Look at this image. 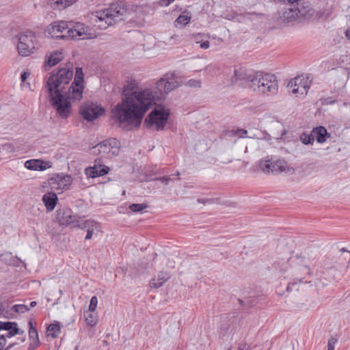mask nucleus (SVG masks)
Wrapping results in <instances>:
<instances>
[{"instance_id":"nucleus-1","label":"nucleus","mask_w":350,"mask_h":350,"mask_svg":"<svg viewBox=\"0 0 350 350\" xmlns=\"http://www.w3.org/2000/svg\"><path fill=\"white\" fill-rule=\"evenodd\" d=\"M180 85L174 73H167L154 85L142 86L135 79H129L123 88L122 101L111 110V119L123 128L139 127L156 101Z\"/></svg>"},{"instance_id":"nucleus-2","label":"nucleus","mask_w":350,"mask_h":350,"mask_svg":"<svg viewBox=\"0 0 350 350\" xmlns=\"http://www.w3.org/2000/svg\"><path fill=\"white\" fill-rule=\"evenodd\" d=\"M83 72L81 68H77L73 82L72 67L59 68L48 79V88L51 104L57 114L62 119H67L72 113L71 102H78L83 97L84 90Z\"/></svg>"},{"instance_id":"nucleus-3","label":"nucleus","mask_w":350,"mask_h":350,"mask_svg":"<svg viewBox=\"0 0 350 350\" xmlns=\"http://www.w3.org/2000/svg\"><path fill=\"white\" fill-rule=\"evenodd\" d=\"M234 80H245L247 85L259 94L273 95L278 92V84L276 77L270 73L257 72L254 75L246 77L244 70H234Z\"/></svg>"},{"instance_id":"nucleus-4","label":"nucleus","mask_w":350,"mask_h":350,"mask_svg":"<svg viewBox=\"0 0 350 350\" xmlns=\"http://www.w3.org/2000/svg\"><path fill=\"white\" fill-rule=\"evenodd\" d=\"M45 33L53 38L85 40L93 38L90 28L83 23L68 25L64 21H57L49 25Z\"/></svg>"},{"instance_id":"nucleus-5","label":"nucleus","mask_w":350,"mask_h":350,"mask_svg":"<svg viewBox=\"0 0 350 350\" xmlns=\"http://www.w3.org/2000/svg\"><path fill=\"white\" fill-rule=\"evenodd\" d=\"M138 6L129 5L124 2L112 4L109 8L96 11L94 16L95 22L100 29H106L116 23L128 18L131 12Z\"/></svg>"},{"instance_id":"nucleus-6","label":"nucleus","mask_w":350,"mask_h":350,"mask_svg":"<svg viewBox=\"0 0 350 350\" xmlns=\"http://www.w3.org/2000/svg\"><path fill=\"white\" fill-rule=\"evenodd\" d=\"M170 111L163 105H157L146 117V122L150 128L157 131L163 130L168 118Z\"/></svg>"},{"instance_id":"nucleus-7","label":"nucleus","mask_w":350,"mask_h":350,"mask_svg":"<svg viewBox=\"0 0 350 350\" xmlns=\"http://www.w3.org/2000/svg\"><path fill=\"white\" fill-rule=\"evenodd\" d=\"M120 143L116 138H109L101 142L93 148V152L101 157L113 158L119 154Z\"/></svg>"},{"instance_id":"nucleus-8","label":"nucleus","mask_w":350,"mask_h":350,"mask_svg":"<svg viewBox=\"0 0 350 350\" xmlns=\"http://www.w3.org/2000/svg\"><path fill=\"white\" fill-rule=\"evenodd\" d=\"M35 38L31 31H25L18 36L17 49L20 55L27 57L33 53L36 49Z\"/></svg>"},{"instance_id":"nucleus-9","label":"nucleus","mask_w":350,"mask_h":350,"mask_svg":"<svg viewBox=\"0 0 350 350\" xmlns=\"http://www.w3.org/2000/svg\"><path fill=\"white\" fill-rule=\"evenodd\" d=\"M56 219L61 226H70L72 228L80 226V217L74 214L70 208H59L57 211Z\"/></svg>"},{"instance_id":"nucleus-10","label":"nucleus","mask_w":350,"mask_h":350,"mask_svg":"<svg viewBox=\"0 0 350 350\" xmlns=\"http://www.w3.org/2000/svg\"><path fill=\"white\" fill-rule=\"evenodd\" d=\"M80 112L85 120L92 121L103 115L105 109L93 103H85L81 107Z\"/></svg>"},{"instance_id":"nucleus-11","label":"nucleus","mask_w":350,"mask_h":350,"mask_svg":"<svg viewBox=\"0 0 350 350\" xmlns=\"http://www.w3.org/2000/svg\"><path fill=\"white\" fill-rule=\"evenodd\" d=\"M288 88L295 96L303 98L307 94L310 87L304 79L295 77L288 83Z\"/></svg>"},{"instance_id":"nucleus-12","label":"nucleus","mask_w":350,"mask_h":350,"mask_svg":"<svg viewBox=\"0 0 350 350\" xmlns=\"http://www.w3.org/2000/svg\"><path fill=\"white\" fill-rule=\"evenodd\" d=\"M298 15V22L310 21L317 16L316 11L308 2H304L295 8Z\"/></svg>"},{"instance_id":"nucleus-13","label":"nucleus","mask_w":350,"mask_h":350,"mask_svg":"<svg viewBox=\"0 0 350 350\" xmlns=\"http://www.w3.org/2000/svg\"><path fill=\"white\" fill-rule=\"evenodd\" d=\"M109 168L102 164L100 159H96L92 167L85 169V174L90 178H96L108 174Z\"/></svg>"},{"instance_id":"nucleus-14","label":"nucleus","mask_w":350,"mask_h":350,"mask_svg":"<svg viewBox=\"0 0 350 350\" xmlns=\"http://www.w3.org/2000/svg\"><path fill=\"white\" fill-rule=\"evenodd\" d=\"M78 228L87 229V234L85 238L86 240L92 239L94 234H98L101 231L100 224L91 219L81 221Z\"/></svg>"},{"instance_id":"nucleus-15","label":"nucleus","mask_w":350,"mask_h":350,"mask_svg":"<svg viewBox=\"0 0 350 350\" xmlns=\"http://www.w3.org/2000/svg\"><path fill=\"white\" fill-rule=\"evenodd\" d=\"M72 177L69 175H57L55 178L50 180V185L53 189H67L72 184Z\"/></svg>"},{"instance_id":"nucleus-16","label":"nucleus","mask_w":350,"mask_h":350,"mask_svg":"<svg viewBox=\"0 0 350 350\" xmlns=\"http://www.w3.org/2000/svg\"><path fill=\"white\" fill-rule=\"evenodd\" d=\"M49 162L40 159H30L25 163V167L31 170L44 171L51 167Z\"/></svg>"},{"instance_id":"nucleus-17","label":"nucleus","mask_w":350,"mask_h":350,"mask_svg":"<svg viewBox=\"0 0 350 350\" xmlns=\"http://www.w3.org/2000/svg\"><path fill=\"white\" fill-rule=\"evenodd\" d=\"M294 169L289 166L284 159H276L273 161L272 165V173L273 172H285L287 174H293Z\"/></svg>"},{"instance_id":"nucleus-18","label":"nucleus","mask_w":350,"mask_h":350,"mask_svg":"<svg viewBox=\"0 0 350 350\" xmlns=\"http://www.w3.org/2000/svg\"><path fill=\"white\" fill-rule=\"evenodd\" d=\"M1 329L8 331L6 334L8 338H11L16 334H21L23 333V330H21L17 327V323L15 322L0 321V330Z\"/></svg>"},{"instance_id":"nucleus-19","label":"nucleus","mask_w":350,"mask_h":350,"mask_svg":"<svg viewBox=\"0 0 350 350\" xmlns=\"http://www.w3.org/2000/svg\"><path fill=\"white\" fill-rule=\"evenodd\" d=\"M280 17L284 23H291L294 21L298 22L299 18L295 8L284 9L280 13Z\"/></svg>"},{"instance_id":"nucleus-20","label":"nucleus","mask_w":350,"mask_h":350,"mask_svg":"<svg viewBox=\"0 0 350 350\" xmlns=\"http://www.w3.org/2000/svg\"><path fill=\"white\" fill-rule=\"evenodd\" d=\"M237 327V325L234 322L223 323L220 327L219 334L223 338L233 336Z\"/></svg>"},{"instance_id":"nucleus-21","label":"nucleus","mask_w":350,"mask_h":350,"mask_svg":"<svg viewBox=\"0 0 350 350\" xmlns=\"http://www.w3.org/2000/svg\"><path fill=\"white\" fill-rule=\"evenodd\" d=\"M314 139L316 138L318 143L322 144L326 142L327 138L329 137V134L327 133V129L323 126H317L312 131Z\"/></svg>"},{"instance_id":"nucleus-22","label":"nucleus","mask_w":350,"mask_h":350,"mask_svg":"<svg viewBox=\"0 0 350 350\" xmlns=\"http://www.w3.org/2000/svg\"><path fill=\"white\" fill-rule=\"evenodd\" d=\"M57 201V196L55 193L49 192L42 196V202L48 211H53Z\"/></svg>"},{"instance_id":"nucleus-23","label":"nucleus","mask_w":350,"mask_h":350,"mask_svg":"<svg viewBox=\"0 0 350 350\" xmlns=\"http://www.w3.org/2000/svg\"><path fill=\"white\" fill-rule=\"evenodd\" d=\"M170 278L167 272H160L157 277L154 278L150 282L152 288H159L163 286Z\"/></svg>"},{"instance_id":"nucleus-24","label":"nucleus","mask_w":350,"mask_h":350,"mask_svg":"<svg viewBox=\"0 0 350 350\" xmlns=\"http://www.w3.org/2000/svg\"><path fill=\"white\" fill-rule=\"evenodd\" d=\"M64 58V54L62 51H54L49 56H46L45 59V64L49 67L54 66L58 64Z\"/></svg>"},{"instance_id":"nucleus-25","label":"nucleus","mask_w":350,"mask_h":350,"mask_svg":"<svg viewBox=\"0 0 350 350\" xmlns=\"http://www.w3.org/2000/svg\"><path fill=\"white\" fill-rule=\"evenodd\" d=\"M190 21L191 16L188 14H181L174 21V25L176 27L185 26L188 24Z\"/></svg>"},{"instance_id":"nucleus-26","label":"nucleus","mask_w":350,"mask_h":350,"mask_svg":"<svg viewBox=\"0 0 350 350\" xmlns=\"http://www.w3.org/2000/svg\"><path fill=\"white\" fill-rule=\"evenodd\" d=\"M273 161L272 160H261L259 163L260 170L265 174L272 172V165Z\"/></svg>"},{"instance_id":"nucleus-27","label":"nucleus","mask_w":350,"mask_h":350,"mask_svg":"<svg viewBox=\"0 0 350 350\" xmlns=\"http://www.w3.org/2000/svg\"><path fill=\"white\" fill-rule=\"evenodd\" d=\"M47 332L49 336L55 338L60 333V326L57 323H51L48 327Z\"/></svg>"},{"instance_id":"nucleus-28","label":"nucleus","mask_w":350,"mask_h":350,"mask_svg":"<svg viewBox=\"0 0 350 350\" xmlns=\"http://www.w3.org/2000/svg\"><path fill=\"white\" fill-rule=\"evenodd\" d=\"M85 319L86 323L90 326H94L97 323V317L90 311L85 313Z\"/></svg>"},{"instance_id":"nucleus-29","label":"nucleus","mask_w":350,"mask_h":350,"mask_svg":"<svg viewBox=\"0 0 350 350\" xmlns=\"http://www.w3.org/2000/svg\"><path fill=\"white\" fill-rule=\"evenodd\" d=\"M51 4L57 5L59 9H63L72 4L75 0H50Z\"/></svg>"},{"instance_id":"nucleus-30","label":"nucleus","mask_w":350,"mask_h":350,"mask_svg":"<svg viewBox=\"0 0 350 350\" xmlns=\"http://www.w3.org/2000/svg\"><path fill=\"white\" fill-rule=\"evenodd\" d=\"M300 140L304 144H312L314 142L312 132L310 134L304 133L300 136Z\"/></svg>"},{"instance_id":"nucleus-31","label":"nucleus","mask_w":350,"mask_h":350,"mask_svg":"<svg viewBox=\"0 0 350 350\" xmlns=\"http://www.w3.org/2000/svg\"><path fill=\"white\" fill-rule=\"evenodd\" d=\"M29 335L30 340L36 341V342H38L39 341L38 333V331L36 330V329L33 327L31 321L29 322Z\"/></svg>"},{"instance_id":"nucleus-32","label":"nucleus","mask_w":350,"mask_h":350,"mask_svg":"<svg viewBox=\"0 0 350 350\" xmlns=\"http://www.w3.org/2000/svg\"><path fill=\"white\" fill-rule=\"evenodd\" d=\"M29 309L30 308L25 304H16L12 306V310L17 313H24Z\"/></svg>"},{"instance_id":"nucleus-33","label":"nucleus","mask_w":350,"mask_h":350,"mask_svg":"<svg viewBox=\"0 0 350 350\" xmlns=\"http://www.w3.org/2000/svg\"><path fill=\"white\" fill-rule=\"evenodd\" d=\"M148 206L145 204H132L129 206V208L133 212H141L146 209Z\"/></svg>"},{"instance_id":"nucleus-34","label":"nucleus","mask_w":350,"mask_h":350,"mask_svg":"<svg viewBox=\"0 0 350 350\" xmlns=\"http://www.w3.org/2000/svg\"><path fill=\"white\" fill-rule=\"evenodd\" d=\"M186 85L190 88H199L201 87V81L197 79H190L187 82Z\"/></svg>"},{"instance_id":"nucleus-35","label":"nucleus","mask_w":350,"mask_h":350,"mask_svg":"<svg viewBox=\"0 0 350 350\" xmlns=\"http://www.w3.org/2000/svg\"><path fill=\"white\" fill-rule=\"evenodd\" d=\"M98 304V299L96 296H93L90 299V303L89 306V311L91 312H94L96 309Z\"/></svg>"},{"instance_id":"nucleus-36","label":"nucleus","mask_w":350,"mask_h":350,"mask_svg":"<svg viewBox=\"0 0 350 350\" xmlns=\"http://www.w3.org/2000/svg\"><path fill=\"white\" fill-rule=\"evenodd\" d=\"M0 148L1 150H2L8 153L13 152L15 150L14 146L12 144H5Z\"/></svg>"},{"instance_id":"nucleus-37","label":"nucleus","mask_w":350,"mask_h":350,"mask_svg":"<svg viewBox=\"0 0 350 350\" xmlns=\"http://www.w3.org/2000/svg\"><path fill=\"white\" fill-rule=\"evenodd\" d=\"M337 340L335 338H331L327 344V350H334L335 344L336 343Z\"/></svg>"},{"instance_id":"nucleus-38","label":"nucleus","mask_w":350,"mask_h":350,"mask_svg":"<svg viewBox=\"0 0 350 350\" xmlns=\"http://www.w3.org/2000/svg\"><path fill=\"white\" fill-rule=\"evenodd\" d=\"M190 39L193 40L196 43H201V35L200 33L191 35Z\"/></svg>"},{"instance_id":"nucleus-39","label":"nucleus","mask_w":350,"mask_h":350,"mask_svg":"<svg viewBox=\"0 0 350 350\" xmlns=\"http://www.w3.org/2000/svg\"><path fill=\"white\" fill-rule=\"evenodd\" d=\"M235 133L239 137H245L247 136V131L244 129H238L236 131Z\"/></svg>"},{"instance_id":"nucleus-40","label":"nucleus","mask_w":350,"mask_h":350,"mask_svg":"<svg viewBox=\"0 0 350 350\" xmlns=\"http://www.w3.org/2000/svg\"><path fill=\"white\" fill-rule=\"evenodd\" d=\"M297 285V282H294L290 283L287 286V288H286L287 291H292L293 290L297 291L298 288H296Z\"/></svg>"},{"instance_id":"nucleus-41","label":"nucleus","mask_w":350,"mask_h":350,"mask_svg":"<svg viewBox=\"0 0 350 350\" xmlns=\"http://www.w3.org/2000/svg\"><path fill=\"white\" fill-rule=\"evenodd\" d=\"M6 338H8L6 336V334L5 335H2L0 337V349H3V347H5V342H6Z\"/></svg>"},{"instance_id":"nucleus-42","label":"nucleus","mask_w":350,"mask_h":350,"mask_svg":"<svg viewBox=\"0 0 350 350\" xmlns=\"http://www.w3.org/2000/svg\"><path fill=\"white\" fill-rule=\"evenodd\" d=\"M156 180H160L162 183L164 185H168L169 181L170 180V178L169 176H163L159 178H157Z\"/></svg>"},{"instance_id":"nucleus-43","label":"nucleus","mask_w":350,"mask_h":350,"mask_svg":"<svg viewBox=\"0 0 350 350\" xmlns=\"http://www.w3.org/2000/svg\"><path fill=\"white\" fill-rule=\"evenodd\" d=\"M39 345V341L36 342L33 340H31V342L29 345V349L28 350H33L35 349Z\"/></svg>"},{"instance_id":"nucleus-44","label":"nucleus","mask_w":350,"mask_h":350,"mask_svg":"<svg viewBox=\"0 0 350 350\" xmlns=\"http://www.w3.org/2000/svg\"><path fill=\"white\" fill-rule=\"evenodd\" d=\"M209 42L208 41H204L200 43V47L203 49H207L209 48Z\"/></svg>"},{"instance_id":"nucleus-45","label":"nucleus","mask_w":350,"mask_h":350,"mask_svg":"<svg viewBox=\"0 0 350 350\" xmlns=\"http://www.w3.org/2000/svg\"><path fill=\"white\" fill-rule=\"evenodd\" d=\"M29 72H24L21 74V81L22 82H25L27 77L29 76Z\"/></svg>"},{"instance_id":"nucleus-46","label":"nucleus","mask_w":350,"mask_h":350,"mask_svg":"<svg viewBox=\"0 0 350 350\" xmlns=\"http://www.w3.org/2000/svg\"><path fill=\"white\" fill-rule=\"evenodd\" d=\"M159 4L161 6H167L170 5L168 0H160Z\"/></svg>"},{"instance_id":"nucleus-47","label":"nucleus","mask_w":350,"mask_h":350,"mask_svg":"<svg viewBox=\"0 0 350 350\" xmlns=\"http://www.w3.org/2000/svg\"><path fill=\"white\" fill-rule=\"evenodd\" d=\"M19 342H13V343H11L5 349V350H10L11 349L12 347H14L15 345H18Z\"/></svg>"},{"instance_id":"nucleus-48","label":"nucleus","mask_w":350,"mask_h":350,"mask_svg":"<svg viewBox=\"0 0 350 350\" xmlns=\"http://www.w3.org/2000/svg\"><path fill=\"white\" fill-rule=\"evenodd\" d=\"M303 271H304V273H305V274H309V273H310V269H309L308 266L305 265V266L303 267Z\"/></svg>"},{"instance_id":"nucleus-49","label":"nucleus","mask_w":350,"mask_h":350,"mask_svg":"<svg viewBox=\"0 0 350 350\" xmlns=\"http://www.w3.org/2000/svg\"><path fill=\"white\" fill-rule=\"evenodd\" d=\"M345 36L349 40H350V27L346 30Z\"/></svg>"},{"instance_id":"nucleus-50","label":"nucleus","mask_w":350,"mask_h":350,"mask_svg":"<svg viewBox=\"0 0 350 350\" xmlns=\"http://www.w3.org/2000/svg\"><path fill=\"white\" fill-rule=\"evenodd\" d=\"M199 202H202V203H205V202H211V200H208V199H199L198 200Z\"/></svg>"},{"instance_id":"nucleus-51","label":"nucleus","mask_w":350,"mask_h":350,"mask_svg":"<svg viewBox=\"0 0 350 350\" xmlns=\"http://www.w3.org/2000/svg\"><path fill=\"white\" fill-rule=\"evenodd\" d=\"M3 310H4L3 304L2 302H0V314H2Z\"/></svg>"},{"instance_id":"nucleus-52","label":"nucleus","mask_w":350,"mask_h":350,"mask_svg":"<svg viewBox=\"0 0 350 350\" xmlns=\"http://www.w3.org/2000/svg\"><path fill=\"white\" fill-rule=\"evenodd\" d=\"M36 305H37V302H36V301H31V302L30 303V307H31V308H33V307H35Z\"/></svg>"},{"instance_id":"nucleus-53","label":"nucleus","mask_w":350,"mask_h":350,"mask_svg":"<svg viewBox=\"0 0 350 350\" xmlns=\"http://www.w3.org/2000/svg\"><path fill=\"white\" fill-rule=\"evenodd\" d=\"M6 257H10V254H5L1 256V258H5Z\"/></svg>"},{"instance_id":"nucleus-54","label":"nucleus","mask_w":350,"mask_h":350,"mask_svg":"<svg viewBox=\"0 0 350 350\" xmlns=\"http://www.w3.org/2000/svg\"><path fill=\"white\" fill-rule=\"evenodd\" d=\"M288 3H293L296 1H297L298 0H287Z\"/></svg>"},{"instance_id":"nucleus-55","label":"nucleus","mask_w":350,"mask_h":350,"mask_svg":"<svg viewBox=\"0 0 350 350\" xmlns=\"http://www.w3.org/2000/svg\"><path fill=\"white\" fill-rule=\"evenodd\" d=\"M25 340V338H23L21 339V342H23Z\"/></svg>"},{"instance_id":"nucleus-56","label":"nucleus","mask_w":350,"mask_h":350,"mask_svg":"<svg viewBox=\"0 0 350 350\" xmlns=\"http://www.w3.org/2000/svg\"><path fill=\"white\" fill-rule=\"evenodd\" d=\"M174 1V0H168V3L170 4Z\"/></svg>"},{"instance_id":"nucleus-57","label":"nucleus","mask_w":350,"mask_h":350,"mask_svg":"<svg viewBox=\"0 0 350 350\" xmlns=\"http://www.w3.org/2000/svg\"><path fill=\"white\" fill-rule=\"evenodd\" d=\"M298 281H299V283H301V282H302V279L299 278V279H298Z\"/></svg>"},{"instance_id":"nucleus-58","label":"nucleus","mask_w":350,"mask_h":350,"mask_svg":"<svg viewBox=\"0 0 350 350\" xmlns=\"http://www.w3.org/2000/svg\"><path fill=\"white\" fill-rule=\"evenodd\" d=\"M202 60H198L197 63L200 64Z\"/></svg>"},{"instance_id":"nucleus-59","label":"nucleus","mask_w":350,"mask_h":350,"mask_svg":"<svg viewBox=\"0 0 350 350\" xmlns=\"http://www.w3.org/2000/svg\"><path fill=\"white\" fill-rule=\"evenodd\" d=\"M348 258L350 259V254H348Z\"/></svg>"}]
</instances>
